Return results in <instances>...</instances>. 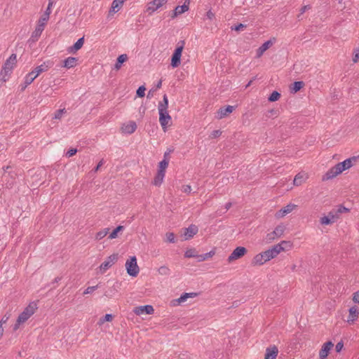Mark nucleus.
Listing matches in <instances>:
<instances>
[{
  "mask_svg": "<svg viewBox=\"0 0 359 359\" xmlns=\"http://www.w3.org/2000/svg\"><path fill=\"white\" fill-rule=\"evenodd\" d=\"M290 247V242L281 241L280 243L273 245L271 248L255 255L252 259V264L255 265H262L265 262L273 259L279 253L285 250L286 247Z\"/></svg>",
  "mask_w": 359,
  "mask_h": 359,
  "instance_id": "1",
  "label": "nucleus"
},
{
  "mask_svg": "<svg viewBox=\"0 0 359 359\" xmlns=\"http://www.w3.org/2000/svg\"><path fill=\"white\" fill-rule=\"evenodd\" d=\"M356 157L353 156L349 158L346 159L343 162H340L336 164L334 166L332 167L323 176L322 180L326 181L331 180L343 171L351 168L353 166V162L356 161Z\"/></svg>",
  "mask_w": 359,
  "mask_h": 359,
  "instance_id": "2",
  "label": "nucleus"
},
{
  "mask_svg": "<svg viewBox=\"0 0 359 359\" xmlns=\"http://www.w3.org/2000/svg\"><path fill=\"white\" fill-rule=\"evenodd\" d=\"M17 62L16 54H12L4 62L2 69L0 72V79L4 82L8 80L9 75L11 74L15 64Z\"/></svg>",
  "mask_w": 359,
  "mask_h": 359,
  "instance_id": "3",
  "label": "nucleus"
},
{
  "mask_svg": "<svg viewBox=\"0 0 359 359\" xmlns=\"http://www.w3.org/2000/svg\"><path fill=\"white\" fill-rule=\"evenodd\" d=\"M185 42L182 40L180 41L177 44V48H175L172 57H171V66L173 68L177 67L181 62V56L184 47Z\"/></svg>",
  "mask_w": 359,
  "mask_h": 359,
  "instance_id": "4",
  "label": "nucleus"
},
{
  "mask_svg": "<svg viewBox=\"0 0 359 359\" xmlns=\"http://www.w3.org/2000/svg\"><path fill=\"white\" fill-rule=\"evenodd\" d=\"M37 304L32 302L24 309V311L18 316V323H25L37 309Z\"/></svg>",
  "mask_w": 359,
  "mask_h": 359,
  "instance_id": "5",
  "label": "nucleus"
},
{
  "mask_svg": "<svg viewBox=\"0 0 359 359\" xmlns=\"http://www.w3.org/2000/svg\"><path fill=\"white\" fill-rule=\"evenodd\" d=\"M126 268L128 275L132 277H136L140 271L139 266L137 264L135 256L130 257L126 262Z\"/></svg>",
  "mask_w": 359,
  "mask_h": 359,
  "instance_id": "6",
  "label": "nucleus"
},
{
  "mask_svg": "<svg viewBox=\"0 0 359 359\" xmlns=\"http://www.w3.org/2000/svg\"><path fill=\"white\" fill-rule=\"evenodd\" d=\"M285 230V227L284 225H278L277 226L275 229L266 236V243H271L273 241L281 237L283 235V233Z\"/></svg>",
  "mask_w": 359,
  "mask_h": 359,
  "instance_id": "7",
  "label": "nucleus"
},
{
  "mask_svg": "<svg viewBox=\"0 0 359 359\" xmlns=\"http://www.w3.org/2000/svg\"><path fill=\"white\" fill-rule=\"evenodd\" d=\"M158 114L160 124L163 131H165L171 121V116L169 115L168 109H158Z\"/></svg>",
  "mask_w": 359,
  "mask_h": 359,
  "instance_id": "8",
  "label": "nucleus"
},
{
  "mask_svg": "<svg viewBox=\"0 0 359 359\" xmlns=\"http://www.w3.org/2000/svg\"><path fill=\"white\" fill-rule=\"evenodd\" d=\"M247 253V249L244 247H237L236 248L231 255L228 257V262L229 263L232 262L234 260L238 259L243 257Z\"/></svg>",
  "mask_w": 359,
  "mask_h": 359,
  "instance_id": "9",
  "label": "nucleus"
},
{
  "mask_svg": "<svg viewBox=\"0 0 359 359\" xmlns=\"http://www.w3.org/2000/svg\"><path fill=\"white\" fill-rule=\"evenodd\" d=\"M118 258V254H113L109 256L106 260L102 262L100 266V271L104 273L109 268H110Z\"/></svg>",
  "mask_w": 359,
  "mask_h": 359,
  "instance_id": "10",
  "label": "nucleus"
},
{
  "mask_svg": "<svg viewBox=\"0 0 359 359\" xmlns=\"http://www.w3.org/2000/svg\"><path fill=\"white\" fill-rule=\"evenodd\" d=\"M166 3L167 0H153L147 4V11L151 15Z\"/></svg>",
  "mask_w": 359,
  "mask_h": 359,
  "instance_id": "11",
  "label": "nucleus"
},
{
  "mask_svg": "<svg viewBox=\"0 0 359 359\" xmlns=\"http://www.w3.org/2000/svg\"><path fill=\"white\" fill-rule=\"evenodd\" d=\"M235 109L234 106L228 105L226 107H221L217 111L216 118L222 119L230 114Z\"/></svg>",
  "mask_w": 359,
  "mask_h": 359,
  "instance_id": "12",
  "label": "nucleus"
},
{
  "mask_svg": "<svg viewBox=\"0 0 359 359\" xmlns=\"http://www.w3.org/2000/svg\"><path fill=\"white\" fill-rule=\"evenodd\" d=\"M334 346L332 341L325 343L319 351L320 359H326L330 351Z\"/></svg>",
  "mask_w": 359,
  "mask_h": 359,
  "instance_id": "13",
  "label": "nucleus"
},
{
  "mask_svg": "<svg viewBox=\"0 0 359 359\" xmlns=\"http://www.w3.org/2000/svg\"><path fill=\"white\" fill-rule=\"evenodd\" d=\"M154 309L151 305L140 306L135 308L134 312L137 315H142L143 313L152 314Z\"/></svg>",
  "mask_w": 359,
  "mask_h": 359,
  "instance_id": "14",
  "label": "nucleus"
},
{
  "mask_svg": "<svg viewBox=\"0 0 359 359\" xmlns=\"http://www.w3.org/2000/svg\"><path fill=\"white\" fill-rule=\"evenodd\" d=\"M198 231V228L195 224H191L188 228L184 229V235L185 240H189L194 237Z\"/></svg>",
  "mask_w": 359,
  "mask_h": 359,
  "instance_id": "15",
  "label": "nucleus"
},
{
  "mask_svg": "<svg viewBox=\"0 0 359 359\" xmlns=\"http://www.w3.org/2000/svg\"><path fill=\"white\" fill-rule=\"evenodd\" d=\"M189 0H186L182 6H177L173 11L172 18L177 17L178 15L182 14L189 10Z\"/></svg>",
  "mask_w": 359,
  "mask_h": 359,
  "instance_id": "16",
  "label": "nucleus"
},
{
  "mask_svg": "<svg viewBox=\"0 0 359 359\" xmlns=\"http://www.w3.org/2000/svg\"><path fill=\"white\" fill-rule=\"evenodd\" d=\"M44 27L37 24L34 31L32 33L29 41H31L32 43L37 41L41 35L43 31L44 30Z\"/></svg>",
  "mask_w": 359,
  "mask_h": 359,
  "instance_id": "17",
  "label": "nucleus"
},
{
  "mask_svg": "<svg viewBox=\"0 0 359 359\" xmlns=\"http://www.w3.org/2000/svg\"><path fill=\"white\" fill-rule=\"evenodd\" d=\"M136 128V123L135 121H129L122 126L121 130L123 133L132 134L135 131Z\"/></svg>",
  "mask_w": 359,
  "mask_h": 359,
  "instance_id": "18",
  "label": "nucleus"
},
{
  "mask_svg": "<svg viewBox=\"0 0 359 359\" xmlns=\"http://www.w3.org/2000/svg\"><path fill=\"white\" fill-rule=\"evenodd\" d=\"M297 207L296 205L290 203L287 205L283 208L280 209L277 213L276 217H283L287 214L291 212L295 208Z\"/></svg>",
  "mask_w": 359,
  "mask_h": 359,
  "instance_id": "19",
  "label": "nucleus"
},
{
  "mask_svg": "<svg viewBox=\"0 0 359 359\" xmlns=\"http://www.w3.org/2000/svg\"><path fill=\"white\" fill-rule=\"evenodd\" d=\"M278 353V349L276 346L269 347L266 350L264 359H276Z\"/></svg>",
  "mask_w": 359,
  "mask_h": 359,
  "instance_id": "20",
  "label": "nucleus"
},
{
  "mask_svg": "<svg viewBox=\"0 0 359 359\" xmlns=\"http://www.w3.org/2000/svg\"><path fill=\"white\" fill-rule=\"evenodd\" d=\"M84 43V36L79 39L72 46L67 48V51L69 53H74L81 49Z\"/></svg>",
  "mask_w": 359,
  "mask_h": 359,
  "instance_id": "21",
  "label": "nucleus"
},
{
  "mask_svg": "<svg viewBox=\"0 0 359 359\" xmlns=\"http://www.w3.org/2000/svg\"><path fill=\"white\" fill-rule=\"evenodd\" d=\"M125 0H114L111 4V8L109 10V15H113L118 12L122 7Z\"/></svg>",
  "mask_w": 359,
  "mask_h": 359,
  "instance_id": "22",
  "label": "nucleus"
},
{
  "mask_svg": "<svg viewBox=\"0 0 359 359\" xmlns=\"http://www.w3.org/2000/svg\"><path fill=\"white\" fill-rule=\"evenodd\" d=\"M273 42L271 40H268L265 41L257 50V57H261L264 53L268 50L272 45Z\"/></svg>",
  "mask_w": 359,
  "mask_h": 359,
  "instance_id": "23",
  "label": "nucleus"
},
{
  "mask_svg": "<svg viewBox=\"0 0 359 359\" xmlns=\"http://www.w3.org/2000/svg\"><path fill=\"white\" fill-rule=\"evenodd\" d=\"M77 58L74 57H68L67 59L63 60L62 67L67 69L73 68L76 65Z\"/></svg>",
  "mask_w": 359,
  "mask_h": 359,
  "instance_id": "24",
  "label": "nucleus"
},
{
  "mask_svg": "<svg viewBox=\"0 0 359 359\" xmlns=\"http://www.w3.org/2000/svg\"><path fill=\"white\" fill-rule=\"evenodd\" d=\"M50 66L48 65V62H43L39 66H37L32 72L35 74V76L37 77L39 75H40L42 72L48 71Z\"/></svg>",
  "mask_w": 359,
  "mask_h": 359,
  "instance_id": "25",
  "label": "nucleus"
},
{
  "mask_svg": "<svg viewBox=\"0 0 359 359\" xmlns=\"http://www.w3.org/2000/svg\"><path fill=\"white\" fill-rule=\"evenodd\" d=\"M164 177L165 172H162L161 170H158L157 174L154 179L153 184L157 187L160 186L163 181Z\"/></svg>",
  "mask_w": 359,
  "mask_h": 359,
  "instance_id": "26",
  "label": "nucleus"
},
{
  "mask_svg": "<svg viewBox=\"0 0 359 359\" xmlns=\"http://www.w3.org/2000/svg\"><path fill=\"white\" fill-rule=\"evenodd\" d=\"M128 60V55L126 54H122L119 55L116 60V62L114 65V69L118 70L123 62H125Z\"/></svg>",
  "mask_w": 359,
  "mask_h": 359,
  "instance_id": "27",
  "label": "nucleus"
},
{
  "mask_svg": "<svg viewBox=\"0 0 359 359\" xmlns=\"http://www.w3.org/2000/svg\"><path fill=\"white\" fill-rule=\"evenodd\" d=\"M358 311L355 306H352L349 309V316L348 317V322L354 321L358 318Z\"/></svg>",
  "mask_w": 359,
  "mask_h": 359,
  "instance_id": "28",
  "label": "nucleus"
},
{
  "mask_svg": "<svg viewBox=\"0 0 359 359\" xmlns=\"http://www.w3.org/2000/svg\"><path fill=\"white\" fill-rule=\"evenodd\" d=\"M198 295L197 293L196 292H190V293H184L182 294L180 297L179 299H177V301L178 302L179 304H181L182 302H184L185 301H187V299L188 298H191V297H195Z\"/></svg>",
  "mask_w": 359,
  "mask_h": 359,
  "instance_id": "29",
  "label": "nucleus"
},
{
  "mask_svg": "<svg viewBox=\"0 0 359 359\" xmlns=\"http://www.w3.org/2000/svg\"><path fill=\"white\" fill-rule=\"evenodd\" d=\"M49 17L50 15H48V12H44V13L39 19L37 24L45 27L47 22L49 20Z\"/></svg>",
  "mask_w": 359,
  "mask_h": 359,
  "instance_id": "30",
  "label": "nucleus"
},
{
  "mask_svg": "<svg viewBox=\"0 0 359 359\" xmlns=\"http://www.w3.org/2000/svg\"><path fill=\"white\" fill-rule=\"evenodd\" d=\"M36 78V76H35V74H34V72L32 71L31 72H29V74H27L26 75V76L25 77L24 83H25V86H27L29 84H31L34 81V79Z\"/></svg>",
  "mask_w": 359,
  "mask_h": 359,
  "instance_id": "31",
  "label": "nucleus"
},
{
  "mask_svg": "<svg viewBox=\"0 0 359 359\" xmlns=\"http://www.w3.org/2000/svg\"><path fill=\"white\" fill-rule=\"evenodd\" d=\"M170 269L165 265L161 266L158 269V273L161 276H168L170 274Z\"/></svg>",
  "mask_w": 359,
  "mask_h": 359,
  "instance_id": "32",
  "label": "nucleus"
},
{
  "mask_svg": "<svg viewBox=\"0 0 359 359\" xmlns=\"http://www.w3.org/2000/svg\"><path fill=\"white\" fill-rule=\"evenodd\" d=\"M214 255H215V252L210 251V252L205 253V254L198 255L197 256V259H198V262H203V261H205V260L212 257Z\"/></svg>",
  "mask_w": 359,
  "mask_h": 359,
  "instance_id": "33",
  "label": "nucleus"
},
{
  "mask_svg": "<svg viewBox=\"0 0 359 359\" xmlns=\"http://www.w3.org/2000/svg\"><path fill=\"white\" fill-rule=\"evenodd\" d=\"M304 86V83L303 81H295L292 84V87L291 88V92L297 93V91L300 90Z\"/></svg>",
  "mask_w": 359,
  "mask_h": 359,
  "instance_id": "34",
  "label": "nucleus"
},
{
  "mask_svg": "<svg viewBox=\"0 0 359 359\" xmlns=\"http://www.w3.org/2000/svg\"><path fill=\"white\" fill-rule=\"evenodd\" d=\"M168 99L167 95L165 94L163 97V101L160 102L158 106V109H168Z\"/></svg>",
  "mask_w": 359,
  "mask_h": 359,
  "instance_id": "35",
  "label": "nucleus"
},
{
  "mask_svg": "<svg viewBox=\"0 0 359 359\" xmlns=\"http://www.w3.org/2000/svg\"><path fill=\"white\" fill-rule=\"evenodd\" d=\"M109 228L104 229L100 231H98L95 235L96 240H101L104 238L109 233Z\"/></svg>",
  "mask_w": 359,
  "mask_h": 359,
  "instance_id": "36",
  "label": "nucleus"
},
{
  "mask_svg": "<svg viewBox=\"0 0 359 359\" xmlns=\"http://www.w3.org/2000/svg\"><path fill=\"white\" fill-rule=\"evenodd\" d=\"M198 255L194 248L188 249L184 253V257L187 258L196 257Z\"/></svg>",
  "mask_w": 359,
  "mask_h": 359,
  "instance_id": "37",
  "label": "nucleus"
},
{
  "mask_svg": "<svg viewBox=\"0 0 359 359\" xmlns=\"http://www.w3.org/2000/svg\"><path fill=\"white\" fill-rule=\"evenodd\" d=\"M123 229V226H118L116 229H114L113 230V231L109 234V239H114V238H116L117 237V234L118 232H120L121 231H122Z\"/></svg>",
  "mask_w": 359,
  "mask_h": 359,
  "instance_id": "38",
  "label": "nucleus"
},
{
  "mask_svg": "<svg viewBox=\"0 0 359 359\" xmlns=\"http://www.w3.org/2000/svg\"><path fill=\"white\" fill-rule=\"evenodd\" d=\"M113 320V316L111 314H106L102 318H100L98 322L100 325H102L104 322H109Z\"/></svg>",
  "mask_w": 359,
  "mask_h": 359,
  "instance_id": "39",
  "label": "nucleus"
},
{
  "mask_svg": "<svg viewBox=\"0 0 359 359\" xmlns=\"http://www.w3.org/2000/svg\"><path fill=\"white\" fill-rule=\"evenodd\" d=\"M169 161L168 159H163L159 163L158 170H161L162 172H165V169L168 167Z\"/></svg>",
  "mask_w": 359,
  "mask_h": 359,
  "instance_id": "40",
  "label": "nucleus"
},
{
  "mask_svg": "<svg viewBox=\"0 0 359 359\" xmlns=\"http://www.w3.org/2000/svg\"><path fill=\"white\" fill-rule=\"evenodd\" d=\"M280 97V93H279L278 91H273L270 96L269 97L268 100L269 102H276Z\"/></svg>",
  "mask_w": 359,
  "mask_h": 359,
  "instance_id": "41",
  "label": "nucleus"
},
{
  "mask_svg": "<svg viewBox=\"0 0 359 359\" xmlns=\"http://www.w3.org/2000/svg\"><path fill=\"white\" fill-rule=\"evenodd\" d=\"M303 178H304V176L301 173H298L295 176V177L293 180L294 185H295V186L301 185L303 182Z\"/></svg>",
  "mask_w": 359,
  "mask_h": 359,
  "instance_id": "42",
  "label": "nucleus"
},
{
  "mask_svg": "<svg viewBox=\"0 0 359 359\" xmlns=\"http://www.w3.org/2000/svg\"><path fill=\"white\" fill-rule=\"evenodd\" d=\"M66 112V109L65 108L58 109L55 111L53 118L55 119H60L63 115Z\"/></svg>",
  "mask_w": 359,
  "mask_h": 359,
  "instance_id": "43",
  "label": "nucleus"
},
{
  "mask_svg": "<svg viewBox=\"0 0 359 359\" xmlns=\"http://www.w3.org/2000/svg\"><path fill=\"white\" fill-rule=\"evenodd\" d=\"M353 54V62L357 63L359 61V48H354Z\"/></svg>",
  "mask_w": 359,
  "mask_h": 359,
  "instance_id": "44",
  "label": "nucleus"
},
{
  "mask_svg": "<svg viewBox=\"0 0 359 359\" xmlns=\"http://www.w3.org/2000/svg\"><path fill=\"white\" fill-rule=\"evenodd\" d=\"M311 8V6L310 5H306V6H302L300 10H299V14L298 15L297 18H299V20H302L301 18V15L304 13L306 11L309 10Z\"/></svg>",
  "mask_w": 359,
  "mask_h": 359,
  "instance_id": "45",
  "label": "nucleus"
},
{
  "mask_svg": "<svg viewBox=\"0 0 359 359\" xmlns=\"http://www.w3.org/2000/svg\"><path fill=\"white\" fill-rule=\"evenodd\" d=\"M320 222V224L323 225H329V224H332V220L330 219V218L329 217H327V216H324V217H321Z\"/></svg>",
  "mask_w": 359,
  "mask_h": 359,
  "instance_id": "46",
  "label": "nucleus"
},
{
  "mask_svg": "<svg viewBox=\"0 0 359 359\" xmlns=\"http://www.w3.org/2000/svg\"><path fill=\"white\" fill-rule=\"evenodd\" d=\"M145 87L144 86H141L138 88V89L137 90V92H136V94H137V96L140 97H142L144 96V92H145Z\"/></svg>",
  "mask_w": 359,
  "mask_h": 359,
  "instance_id": "47",
  "label": "nucleus"
},
{
  "mask_svg": "<svg viewBox=\"0 0 359 359\" xmlns=\"http://www.w3.org/2000/svg\"><path fill=\"white\" fill-rule=\"evenodd\" d=\"M166 241L174 243L175 242V234L173 233L169 232L166 233Z\"/></svg>",
  "mask_w": 359,
  "mask_h": 359,
  "instance_id": "48",
  "label": "nucleus"
},
{
  "mask_svg": "<svg viewBox=\"0 0 359 359\" xmlns=\"http://www.w3.org/2000/svg\"><path fill=\"white\" fill-rule=\"evenodd\" d=\"M221 135H222V131L220 130H213L210 133V137L212 138V139H215V138L218 137Z\"/></svg>",
  "mask_w": 359,
  "mask_h": 359,
  "instance_id": "49",
  "label": "nucleus"
},
{
  "mask_svg": "<svg viewBox=\"0 0 359 359\" xmlns=\"http://www.w3.org/2000/svg\"><path fill=\"white\" fill-rule=\"evenodd\" d=\"M98 288V285L88 287L83 292V294L92 293Z\"/></svg>",
  "mask_w": 359,
  "mask_h": 359,
  "instance_id": "50",
  "label": "nucleus"
},
{
  "mask_svg": "<svg viewBox=\"0 0 359 359\" xmlns=\"http://www.w3.org/2000/svg\"><path fill=\"white\" fill-rule=\"evenodd\" d=\"M327 217H329L330 218V219L332 220V223H334L339 217L337 212L334 214L332 212H330Z\"/></svg>",
  "mask_w": 359,
  "mask_h": 359,
  "instance_id": "51",
  "label": "nucleus"
},
{
  "mask_svg": "<svg viewBox=\"0 0 359 359\" xmlns=\"http://www.w3.org/2000/svg\"><path fill=\"white\" fill-rule=\"evenodd\" d=\"M77 152V149H74V148H72L70 149H69L67 153H66V156L67 157H72L74 155H75Z\"/></svg>",
  "mask_w": 359,
  "mask_h": 359,
  "instance_id": "52",
  "label": "nucleus"
},
{
  "mask_svg": "<svg viewBox=\"0 0 359 359\" xmlns=\"http://www.w3.org/2000/svg\"><path fill=\"white\" fill-rule=\"evenodd\" d=\"M55 0H48V5L45 12H48V15L51 13V7L55 3Z\"/></svg>",
  "mask_w": 359,
  "mask_h": 359,
  "instance_id": "53",
  "label": "nucleus"
},
{
  "mask_svg": "<svg viewBox=\"0 0 359 359\" xmlns=\"http://www.w3.org/2000/svg\"><path fill=\"white\" fill-rule=\"evenodd\" d=\"M246 27V25L242 23H240L234 27H231V29L236 30V31H240L243 29V28Z\"/></svg>",
  "mask_w": 359,
  "mask_h": 359,
  "instance_id": "54",
  "label": "nucleus"
},
{
  "mask_svg": "<svg viewBox=\"0 0 359 359\" xmlns=\"http://www.w3.org/2000/svg\"><path fill=\"white\" fill-rule=\"evenodd\" d=\"M182 191L184 193L189 194L191 191V187L190 185H184L182 187Z\"/></svg>",
  "mask_w": 359,
  "mask_h": 359,
  "instance_id": "55",
  "label": "nucleus"
},
{
  "mask_svg": "<svg viewBox=\"0 0 359 359\" xmlns=\"http://www.w3.org/2000/svg\"><path fill=\"white\" fill-rule=\"evenodd\" d=\"M344 347V344L342 341H339L336 344L335 350L337 353H339Z\"/></svg>",
  "mask_w": 359,
  "mask_h": 359,
  "instance_id": "56",
  "label": "nucleus"
},
{
  "mask_svg": "<svg viewBox=\"0 0 359 359\" xmlns=\"http://www.w3.org/2000/svg\"><path fill=\"white\" fill-rule=\"evenodd\" d=\"M349 210L342 205L339 206V208L337 209V214H341V213H343V212H348Z\"/></svg>",
  "mask_w": 359,
  "mask_h": 359,
  "instance_id": "57",
  "label": "nucleus"
},
{
  "mask_svg": "<svg viewBox=\"0 0 359 359\" xmlns=\"http://www.w3.org/2000/svg\"><path fill=\"white\" fill-rule=\"evenodd\" d=\"M9 318H10V315H7V314L4 315L3 316V318H1V320H0V325L2 326L3 324L6 323L8 321Z\"/></svg>",
  "mask_w": 359,
  "mask_h": 359,
  "instance_id": "58",
  "label": "nucleus"
},
{
  "mask_svg": "<svg viewBox=\"0 0 359 359\" xmlns=\"http://www.w3.org/2000/svg\"><path fill=\"white\" fill-rule=\"evenodd\" d=\"M353 300L354 302L359 304V290L353 294Z\"/></svg>",
  "mask_w": 359,
  "mask_h": 359,
  "instance_id": "59",
  "label": "nucleus"
},
{
  "mask_svg": "<svg viewBox=\"0 0 359 359\" xmlns=\"http://www.w3.org/2000/svg\"><path fill=\"white\" fill-rule=\"evenodd\" d=\"M104 164V160L102 159L97 164V165L94 168V171L97 172L100 168Z\"/></svg>",
  "mask_w": 359,
  "mask_h": 359,
  "instance_id": "60",
  "label": "nucleus"
},
{
  "mask_svg": "<svg viewBox=\"0 0 359 359\" xmlns=\"http://www.w3.org/2000/svg\"><path fill=\"white\" fill-rule=\"evenodd\" d=\"M214 16L215 15L211 11L207 12V17L208 19L212 20L214 18Z\"/></svg>",
  "mask_w": 359,
  "mask_h": 359,
  "instance_id": "61",
  "label": "nucleus"
},
{
  "mask_svg": "<svg viewBox=\"0 0 359 359\" xmlns=\"http://www.w3.org/2000/svg\"><path fill=\"white\" fill-rule=\"evenodd\" d=\"M22 323H18V318L17 320H16L15 324L13 326V330L16 331L19 328L20 324H22Z\"/></svg>",
  "mask_w": 359,
  "mask_h": 359,
  "instance_id": "62",
  "label": "nucleus"
},
{
  "mask_svg": "<svg viewBox=\"0 0 359 359\" xmlns=\"http://www.w3.org/2000/svg\"><path fill=\"white\" fill-rule=\"evenodd\" d=\"M231 205H232L231 203H230V202L226 203L225 205L226 211L228 210L231 207Z\"/></svg>",
  "mask_w": 359,
  "mask_h": 359,
  "instance_id": "63",
  "label": "nucleus"
},
{
  "mask_svg": "<svg viewBox=\"0 0 359 359\" xmlns=\"http://www.w3.org/2000/svg\"><path fill=\"white\" fill-rule=\"evenodd\" d=\"M161 85H162V81H159L156 85V88H160L161 87Z\"/></svg>",
  "mask_w": 359,
  "mask_h": 359,
  "instance_id": "64",
  "label": "nucleus"
}]
</instances>
